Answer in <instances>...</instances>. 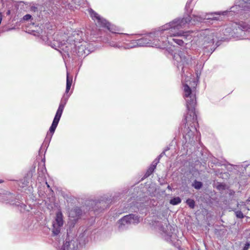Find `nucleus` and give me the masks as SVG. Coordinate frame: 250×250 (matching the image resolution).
I'll list each match as a JSON object with an SVG mask.
<instances>
[{
  "instance_id": "31",
  "label": "nucleus",
  "mask_w": 250,
  "mask_h": 250,
  "mask_svg": "<svg viewBox=\"0 0 250 250\" xmlns=\"http://www.w3.org/2000/svg\"><path fill=\"white\" fill-rule=\"evenodd\" d=\"M73 0H67V2H68L69 4H71Z\"/></svg>"
},
{
  "instance_id": "23",
  "label": "nucleus",
  "mask_w": 250,
  "mask_h": 250,
  "mask_svg": "<svg viewBox=\"0 0 250 250\" xmlns=\"http://www.w3.org/2000/svg\"><path fill=\"white\" fill-rule=\"evenodd\" d=\"M28 181L27 179L26 178H24L23 179H22L21 181L19 182V186L22 188L24 187L25 186H27L28 184Z\"/></svg>"
},
{
  "instance_id": "8",
  "label": "nucleus",
  "mask_w": 250,
  "mask_h": 250,
  "mask_svg": "<svg viewBox=\"0 0 250 250\" xmlns=\"http://www.w3.org/2000/svg\"><path fill=\"white\" fill-rule=\"evenodd\" d=\"M173 58L178 62V67L180 65V63L183 65H189L192 63V58L187 51L184 50H180L177 54H175Z\"/></svg>"
},
{
  "instance_id": "35",
  "label": "nucleus",
  "mask_w": 250,
  "mask_h": 250,
  "mask_svg": "<svg viewBox=\"0 0 250 250\" xmlns=\"http://www.w3.org/2000/svg\"><path fill=\"white\" fill-rule=\"evenodd\" d=\"M248 7H249V8H250V3H248Z\"/></svg>"
},
{
  "instance_id": "22",
  "label": "nucleus",
  "mask_w": 250,
  "mask_h": 250,
  "mask_svg": "<svg viewBox=\"0 0 250 250\" xmlns=\"http://www.w3.org/2000/svg\"><path fill=\"white\" fill-rule=\"evenodd\" d=\"M203 186L202 182L195 180L192 184V186L197 189H200Z\"/></svg>"
},
{
  "instance_id": "33",
  "label": "nucleus",
  "mask_w": 250,
  "mask_h": 250,
  "mask_svg": "<svg viewBox=\"0 0 250 250\" xmlns=\"http://www.w3.org/2000/svg\"><path fill=\"white\" fill-rule=\"evenodd\" d=\"M243 1L245 2V3H249V1H250V0H243Z\"/></svg>"
},
{
  "instance_id": "14",
  "label": "nucleus",
  "mask_w": 250,
  "mask_h": 250,
  "mask_svg": "<svg viewBox=\"0 0 250 250\" xmlns=\"http://www.w3.org/2000/svg\"><path fill=\"white\" fill-rule=\"evenodd\" d=\"M83 213L82 210L79 207H75L69 211V217L72 221L76 222L81 216Z\"/></svg>"
},
{
  "instance_id": "37",
  "label": "nucleus",
  "mask_w": 250,
  "mask_h": 250,
  "mask_svg": "<svg viewBox=\"0 0 250 250\" xmlns=\"http://www.w3.org/2000/svg\"><path fill=\"white\" fill-rule=\"evenodd\" d=\"M183 69H184V67H182V71H183V72H184V71H183Z\"/></svg>"
},
{
  "instance_id": "15",
  "label": "nucleus",
  "mask_w": 250,
  "mask_h": 250,
  "mask_svg": "<svg viewBox=\"0 0 250 250\" xmlns=\"http://www.w3.org/2000/svg\"><path fill=\"white\" fill-rule=\"evenodd\" d=\"M169 149L168 148H167L165 150H164L162 153L159 156L158 159H156L153 162L151 165L150 166L146 172V173L145 176L147 177H148L152 173L154 169L155 168L157 164L159 162V160L161 157H162L165 154V152L166 151Z\"/></svg>"
},
{
  "instance_id": "16",
  "label": "nucleus",
  "mask_w": 250,
  "mask_h": 250,
  "mask_svg": "<svg viewBox=\"0 0 250 250\" xmlns=\"http://www.w3.org/2000/svg\"><path fill=\"white\" fill-rule=\"evenodd\" d=\"M78 243L74 240L66 241L60 250H77Z\"/></svg>"
},
{
  "instance_id": "21",
  "label": "nucleus",
  "mask_w": 250,
  "mask_h": 250,
  "mask_svg": "<svg viewBox=\"0 0 250 250\" xmlns=\"http://www.w3.org/2000/svg\"><path fill=\"white\" fill-rule=\"evenodd\" d=\"M84 0H74L71 3V5L70 7H73V5H75V7L77 8V6H79L81 5Z\"/></svg>"
},
{
  "instance_id": "11",
  "label": "nucleus",
  "mask_w": 250,
  "mask_h": 250,
  "mask_svg": "<svg viewBox=\"0 0 250 250\" xmlns=\"http://www.w3.org/2000/svg\"><path fill=\"white\" fill-rule=\"evenodd\" d=\"M63 224L62 214L61 211H58L56 213V219L53 224V229L52 232L55 235H57L60 233Z\"/></svg>"
},
{
  "instance_id": "10",
  "label": "nucleus",
  "mask_w": 250,
  "mask_h": 250,
  "mask_svg": "<svg viewBox=\"0 0 250 250\" xmlns=\"http://www.w3.org/2000/svg\"><path fill=\"white\" fill-rule=\"evenodd\" d=\"M111 202V199H108L107 198H106L105 200L104 198L103 200L97 202L90 201V205L92 207L89 208V210L94 211L95 212H98L99 209L102 211Z\"/></svg>"
},
{
  "instance_id": "29",
  "label": "nucleus",
  "mask_w": 250,
  "mask_h": 250,
  "mask_svg": "<svg viewBox=\"0 0 250 250\" xmlns=\"http://www.w3.org/2000/svg\"><path fill=\"white\" fill-rule=\"evenodd\" d=\"M110 45L111 46H113V47H119L120 46L117 44L116 43H110Z\"/></svg>"
},
{
  "instance_id": "7",
  "label": "nucleus",
  "mask_w": 250,
  "mask_h": 250,
  "mask_svg": "<svg viewBox=\"0 0 250 250\" xmlns=\"http://www.w3.org/2000/svg\"><path fill=\"white\" fill-rule=\"evenodd\" d=\"M140 221L139 217L133 214H130L125 216L122 219L119 220L118 228L120 230H122L126 229L128 225L131 224H136Z\"/></svg>"
},
{
  "instance_id": "13",
  "label": "nucleus",
  "mask_w": 250,
  "mask_h": 250,
  "mask_svg": "<svg viewBox=\"0 0 250 250\" xmlns=\"http://www.w3.org/2000/svg\"><path fill=\"white\" fill-rule=\"evenodd\" d=\"M166 228L163 226L160 227V229L165 233V239L168 242H173L172 238L173 237V233L174 231V229L170 225H167L165 223Z\"/></svg>"
},
{
  "instance_id": "25",
  "label": "nucleus",
  "mask_w": 250,
  "mask_h": 250,
  "mask_svg": "<svg viewBox=\"0 0 250 250\" xmlns=\"http://www.w3.org/2000/svg\"><path fill=\"white\" fill-rule=\"evenodd\" d=\"M235 215L236 217L239 218H243L244 217L243 212L241 210H237L235 211Z\"/></svg>"
},
{
  "instance_id": "1",
  "label": "nucleus",
  "mask_w": 250,
  "mask_h": 250,
  "mask_svg": "<svg viewBox=\"0 0 250 250\" xmlns=\"http://www.w3.org/2000/svg\"><path fill=\"white\" fill-rule=\"evenodd\" d=\"M186 21L176 22V21H170L156 30L146 35L144 37L133 40L131 42V48L141 46H151L157 48H165L167 40L166 34L171 36H179L183 34L177 30L183 27Z\"/></svg>"
},
{
  "instance_id": "6",
  "label": "nucleus",
  "mask_w": 250,
  "mask_h": 250,
  "mask_svg": "<svg viewBox=\"0 0 250 250\" xmlns=\"http://www.w3.org/2000/svg\"><path fill=\"white\" fill-rule=\"evenodd\" d=\"M196 36L198 38L197 43L203 48L207 49L206 52L212 53L214 51L212 46L214 44V35L211 30L206 29L199 31Z\"/></svg>"
},
{
  "instance_id": "18",
  "label": "nucleus",
  "mask_w": 250,
  "mask_h": 250,
  "mask_svg": "<svg viewBox=\"0 0 250 250\" xmlns=\"http://www.w3.org/2000/svg\"><path fill=\"white\" fill-rule=\"evenodd\" d=\"M13 198V195L10 193L0 194V201L1 202L11 203L12 202L11 199Z\"/></svg>"
},
{
  "instance_id": "26",
  "label": "nucleus",
  "mask_w": 250,
  "mask_h": 250,
  "mask_svg": "<svg viewBox=\"0 0 250 250\" xmlns=\"http://www.w3.org/2000/svg\"><path fill=\"white\" fill-rule=\"evenodd\" d=\"M32 18L31 15L30 14H26V15L24 16L23 17V19L25 21H28L30 19H31Z\"/></svg>"
},
{
  "instance_id": "27",
  "label": "nucleus",
  "mask_w": 250,
  "mask_h": 250,
  "mask_svg": "<svg viewBox=\"0 0 250 250\" xmlns=\"http://www.w3.org/2000/svg\"><path fill=\"white\" fill-rule=\"evenodd\" d=\"M15 205L18 207H20L21 209H24L26 207V205L25 204L20 203H18V204H15Z\"/></svg>"
},
{
  "instance_id": "20",
  "label": "nucleus",
  "mask_w": 250,
  "mask_h": 250,
  "mask_svg": "<svg viewBox=\"0 0 250 250\" xmlns=\"http://www.w3.org/2000/svg\"><path fill=\"white\" fill-rule=\"evenodd\" d=\"M181 202V199L180 197H174L170 200V204L172 205H176L180 204Z\"/></svg>"
},
{
  "instance_id": "4",
  "label": "nucleus",
  "mask_w": 250,
  "mask_h": 250,
  "mask_svg": "<svg viewBox=\"0 0 250 250\" xmlns=\"http://www.w3.org/2000/svg\"><path fill=\"white\" fill-rule=\"evenodd\" d=\"M72 78L69 77V74L67 73L66 77V85L65 94L63 96L60 102L59 107L54 118L53 123L49 128V132L47 133L46 138L45 139L44 143H49L51 139V138L55 131L56 128L58 125L60 118L62 116L64 106L69 98L71 93H68L70 87L72 85Z\"/></svg>"
},
{
  "instance_id": "2",
  "label": "nucleus",
  "mask_w": 250,
  "mask_h": 250,
  "mask_svg": "<svg viewBox=\"0 0 250 250\" xmlns=\"http://www.w3.org/2000/svg\"><path fill=\"white\" fill-rule=\"evenodd\" d=\"M65 38V36L62 37L61 35L57 34L53 42L48 36H42V40L46 44L58 50L61 53L63 52V55H66L68 57H70V54L79 57H85L89 53V50L86 49V42H78L76 43L71 39L64 41V39Z\"/></svg>"
},
{
  "instance_id": "5",
  "label": "nucleus",
  "mask_w": 250,
  "mask_h": 250,
  "mask_svg": "<svg viewBox=\"0 0 250 250\" xmlns=\"http://www.w3.org/2000/svg\"><path fill=\"white\" fill-rule=\"evenodd\" d=\"M176 21V22H179L181 21H186L185 24L184 26L179 29H178L177 30L178 31H181L183 33L182 35H179V36H169V35L166 34L165 35V36L167 37V40L166 44V46L167 45V43H171V41H173L174 42H175L176 44L179 45H183L184 44V41H183V39H178L177 38H181L182 39H184L187 41H190L191 40L192 36L190 34L191 33H193L192 32L190 31H184L182 30L183 29L188 27V25L189 24H191L192 25H195L196 22L195 21L194 19H191L189 20V18L188 17H184L183 18H177L173 20L172 21Z\"/></svg>"
},
{
  "instance_id": "32",
  "label": "nucleus",
  "mask_w": 250,
  "mask_h": 250,
  "mask_svg": "<svg viewBox=\"0 0 250 250\" xmlns=\"http://www.w3.org/2000/svg\"><path fill=\"white\" fill-rule=\"evenodd\" d=\"M189 4H190V2L188 1V2L187 3V4H186V8H187L188 6H189Z\"/></svg>"
},
{
  "instance_id": "36",
  "label": "nucleus",
  "mask_w": 250,
  "mask_h": 250,
  "mask_svg": "<svg viewBox=\"0 0 250 250\" xmlns=\"http://www.w3.org/2000/svg\"><path fill=\"white\" fill-rule=\"evenodd\" d=\"M2 182H3V181H2V180H0V183H2Z\"/></svg>"
},
{
  "instance_id": "24",
  "label": "nucleus",
  "mask_w": 250,
  "mask_h": 250,
  "mask_svg": "<svg viewBox=\"0 0 250 250\" xmlns=\"http://www.w3.org/2000/svg\"><path fill=\"white\" fill-rule=\"evenodd\" d=\"M186 203L191 208H193L195 207V202L192 199H187L186 201Z\"/></svg>"
},
{
  "instance_id": "17",
  "label": "nucleus",
  "mask_w": 250,
  "mask_h": 250,
  "mask_svg": "<svg viewBox=\"0 0 250 250\" xmlns=\"http://www.w3.org/2000/svg\"><path fill=\"white\" fill-rule=\"evenodd\" d=\"M238 28L241 30V34L244 33V35H246V37L242 38V39L248 38V36L250 34V26L248 24L243 22L239 25Z\"/></svg>"
},
{
  "instance_id": "9",
  "label": "nucleus",
  "mask_w": 250,
  "mask_h": 250,
  "mask_svg": "<svg viewBox=\"0 0 250 250\" xmlns=\"http://www.w3.org/2000/svg\"><path fill=\"white\" fill-rule=\"evenodd\" d=\"M227 13V11H223V12H220L218 13H210L208 14H206L204 16H194L193 15V17L191 18L189 16H188L186 17L189 18V20L191 19H194L195 22H196V24L202 22V21L204 20H216L218 21L220 19L219 17H216V15H226V14Z\"/></svg>"
},
{
  "instance_id": "38",
  "label": "nucleus",
  "mask_w": 250,
  "mask_h": 250,
  "mask_svg": "<svg viewBox=\"0 0 250 250\" xmlns=\"http://www.w3.org/2000/svg\"><path fill=\"white\" fill-rule=\"evenodd\" d=\"M234 8V6H233L231 7V9Z\"/></svg>"
},
{
  "instance_id": "19",
  "label": "nucleus",
  "mask_w": 250,
  "mask_h": 250,
  "mask_svg": "<svg viewBox=\"0 0 250 250\" xmlns=\"http://www.w3.org/2000/svg\"><path fill=\"white\" fill-rule=\"evenodd\" d=\"M237 206L240 208V210L245 213H247V211L250 210L249 207L244 204L243 202H241L240 203L238 204Z\"/></svg>"
},
{
  "instance_id": "12",
  "label": "nucleus",
  "mask_w": 250,
  "mask_h": 250,
  "mask_svg": "<svg viewBox=\"0 0 250 250\" xmlns=\"http://www.w3.org/2000/svg\"><path fill=\"white\" fill-rule=\"evenodd\" d=\"M89 13L92 19L95 21L96 20L97 21V24H98L99 25L101 26L102 27H106L109 30L112 31L110 27V23L108 22H107L105 19L101 17L100 15H99L97 13H96L92 9H90L89 10Z\"/></svg>"
},
{
  "instance_id": "28",
  "label": "nucleus",
  "mask_w": 250,
  "mask_h": 250,
  "mask_svg": "<svg viewBox=\"0 0 250 250\" xmlns=\"http://www.w3.org/2000/svg\"><path fill=\"white\" fill-rule=\"evenodd\" d=\"M250 243L249 242H247L245 246L244 247L242 250H248V249L250 248Z\"/></svg>"
},
{
  "instance_id": "30",
  "label": "nucleus",
  "mask_w": 250,
  "mask_h": 250,
  "mask_svg": "<svg viewBox=\"0 0 250 250\" xmlns=\"http://www.w3.org/2000/svg\"><path fill=\"white\" fill-rule=\"evenodd\" d=\"M31 9L32 11H35L37 9V8L36 7L33 6V7H31Z\"/></svg>"
},
{
  "instance_id": "3",
  "label": "nucleus",
  "mask_w": 250,
  "mask_h": 250,
  "mask_svg": "<svg viewBox=\"0 0 250 250\" xmlns=\"http://www.w3.org/2000/svg\"><path fill=\"white\" fill-rule=\"evenodd\" d=\"M184 97L186 101V106L188 113L183 122L185 128L184 136L187 142L192 143L194 142V132L197 131L198 126L197 118L195 111L196 105L195 94L187 84H184Z\"/></svg>"
},
{
  "instance_id": "34",
  "label": "nucleus",
  "mask_w": 250,
  "mask_h": 250,
  "mask_svg": "<svg viewBox=\"0 0 250 250\" xmlns=\"http://www.w3.org/2000/svg\"><path fill=\"white\" fill-rule=\"evenodd\" d=\"M167 188L169 189H171V188H170V187L169 186H168Z\"/></svg>"
}]
</instances>
